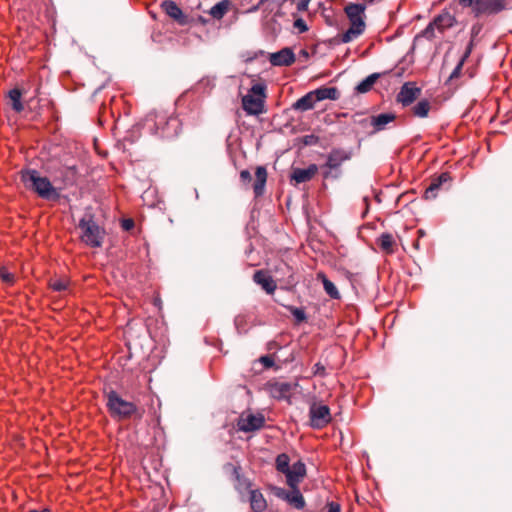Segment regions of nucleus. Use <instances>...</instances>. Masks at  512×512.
<instances>
[{
  "mask_svg": "<svg viewBox=\"0 0 512 512\" xmlns=\"http://www.w3.org/2000/svg\"><path fill=\"white\" fill-rule=\"evenodd\" d=\"M455 23V17L448 11H443L433 20V25H436L439 32H443L444 30L451 28Z\"/></svg>",
  "mask_w": 512,
  "mask_h": 512,
  "instance_id": "21",
  "label": "nucleus"
},
{
  "mask_svg": "<svg viewBox=\"0 0 512 512\" xmlns=\"http://www.w3.org/2000/svg\"><path fill=\"white\" fill-rule=\"evenodd\" d=\"M450 180L448 173H442L438 177L432 179L430 185L427 187L424 193L426 199H434L437 196V191L446 182Z\"/></svg>",
  "mask_w": 512,
  "mask_h": 512,
  "instance_id": "20",
  "label": "nucleus"
},
{
  "mask_svg": "<svg viewBox=\"0 0 512 512\" xmlns=\"http://www.w3.org/2000/svg\"><path fill=\"white\" fill-rule=\"evenodd\" d=\"M70 281L67 278H51L49 280V287L53 291L61 292L66 291L69 288Z\"/></svg>",
  "mask_w": 512,
  "mask_h": 512,
  "instance_id": "34",
  "label": "nucleus"
},
{
  "mask_svg": "<svg viewBox=\"0 0 512 512\" xmlns=\"http://www.w3.org/2000/svg\"><path fill=\"white\" fill-rule=\"evenodd\" d=\"M313 92L317 102L326 99L337 100L340 96V93L336 87H320L316 90H313Z\"/></svg>",
  "mask_w": 512,
  "mask_h": 512,
  "instance_id": "26",
  "label": "nucleus"
},
{
  "mask_svg": "<svg viewBox=\"0 0 512 512\" xmlns=\"http://www.w3.org/2000/svg\"><path fill=\"white\" fill-rule=\"evenodd\" d=\"M78 227L81 230L82 242L93 248L102 245L105 231L93 220L92 216L82 218Z\"/></svg>",
  "mask_w": 512,
  "mask_h": 512,
  "instance_id": "7",
  "label": "nucleus"
},
{
  "mask_svg": "<svg viewBox=\"0 0 512 512\" xmlns=\"http://www.w3.org/2000/svg\"><path fill=\"white\" fill-rule=\"evenodd\" d=\"M313 375L315 376H325L326 375V369H325V366L322 365L321 363H316L313 367Z\"/></svg>",
  "mask_w": 512,
  "mask_h": 512,
  "instance_id": "40",
  "label": "nucleus"
},
{
  "mask_svg": "<svg viewBox=\"0 0 512 512\" xmlns=\"http://www.w3.org/2000/svg\"><path fill=\"white\" fill-rule=\"evenodd\" d=\"M350 159V154L342 149H333L327 155L325 167L330 170L339 168L345 161Z\"/></svg>",
  "mask_w": 512,
  "mask_h": 512,
  "instance_id": "19",
  "label": "nucleus"
},
{
  "mask_svg": "<svg viewBox=\"0 0 512 512\" xmlns=\"http://www.w3.org/2000/svg\"><path fill=\"white\" fill-rule=\"evenodd\" d=\"M317 280H320L323 284V288L325 292L332 298V299H339L340 293L333 282H331L326 275L323 272L317 273Z\"/></svg>",
  "mask_w": 512,
  "mask_h": 512,
  "instance_id": "27",
  "label": "nucleus"
},
{
  "mask_svg": "<svg viewBox=\"0 0 512 512\" xmlns=\"http://www.w3.org/2000/svg\"><path fill=\"white\" fill-rule=\"evenodd\" d=\"M253 280L260 285L268 294H273L277 285L267 271L257 270L253 275Z\"/></svg>",
  "mask_w": 512,
  "mask_h": 512,
  "instance_id": "18",
  "label": "nucleus"
},
{
  "mask_svg": "<svg viewBox=\"0 0 512 512\" xmlns=\"http://www.w3.org/2000/svg\"><path fill=\"white\" fill-rule=\"evenodd\" d=\"M161 7L163 11L174 21H176L179 25H187L188 17L182 12L181 8L177 5L176 2L171 0H166L162 2Z\"/></svg>",
  "mask_w": 512,
  "mask_h": 512,
  "instance_id": "15",
  "label": "nucleus"
},
{
  "mask_svg": "<svg viewBox=\"0 0 512 512\" xmlns=\"http://www.w3.org/2000/svg\"><path fill=\"white\" fill-rule=\"evenodd\" d=\"M240 471V467H234L233 469V473L235 475V489L241 494L244 492L250 493V490H253L252 483L248 478L241 475Z\"/></svg>",
  "mask_w": 512,
  "mask_h": 512,
  "instance_id": "25",
  "label": "nucleus"
},
{
  "mask_svg": "<svg viewBox=\"0 0 512 512\" xmlns=\"http://www.w3.org/2000/svg\"><path fill=\"white\" fill-rule=\"evenodd\" d=\"M275 495L288 502L292 507L301 510L305 507V499L301 494L298 487L291 488V491H286L283 488H277L275 490Z\"/></svg>",
  "mask_w": 512,
  "mask_h": 512,
  "instance_id": "12",
  "label": "nucleus"
},
{
  "mask_svg": "<svg viewBox=\"0 0 512 512\" xmlns=\"http://www.w3.org/2000/svg\"><path fill=\"white\" fill-rule=\"evenodd\" d=\"M380 248L387 254L394 252L395 240L394 237L389 233H383L377 240Z\"/></svg>",
  "mask_w": 512,
  "mask_h": 512,
  "instance_id": "28",
  "label": "nucleus"
},
{
  "mask_svg": "<svg viewBox=\"0 0 512 512\" xmlns=\"http://www.w3.org/2000/svg\"><path fill=\"white\" fill-rule=\"evenodd\" d=\"M310 426L314 429H322L331 421L330 408L321 403H312L309 408Z\"/></svg>",
  "mask_w": 512,
  "mask_h": 512,
  "instance_id": "8",
  "label": "nucleus"
},
{
  "mask_svg": "<svg viewBox=\"0 0 512 512\" xmlns=\"http://www.w3.org/2000/svg\"><path fill=\"white\" fill-rule=\"evenodd\" d=\"M472 48H473V42L471 41L468 44V46L466 48V51L464 52L463 56L461 57L460 61L457 64V66L455 67V69L451 73L450 79H454V78H458L459 77L465 61L467 60V58L470 56V54L472 52Z\"/></svg>",
  "mask_w": 512,
  "mask_h": 512,
  "instance_id": "33",
  "label": "nucleus"
},
{
  "mask_svg": "<svg viewBox=\"0 0 512 512\" xmlns=\"http://www.w3.org/2000/svg\"><path fill=\"white\" fill-rule=\"evenodd\" d=\"M431 110V103L427 99L420 100L412 107V113L415 117L425 118Z\"/></svg>",
  "mask_w": 512,
  "mask_h": 512,
  "instance_id": "29",
  "label": "nucleus"
},
{
  "mask_svg": "<svg viewBox=\"0 0 512 512\" xmlns=\"http://www.w3.org/2000/svg\"><path fill=\"white\" fill-rule=\"evenodd\" d=\"M21 97L22 92L17 88L10 90L8 93V98L11 102L12 109L18 113L22 112L24 109V106L21 102Z\"/></svg>",
  "mask_w": 512,
  "mask_h": 512,
  "instance_id": "30",
  "label": "nucleus"
},
{
  "mask_svg": "<svg viewBox=\"0 0 512 512\" xmlns=\"http://www.w3.org/2000/svg\"><path fill=\"white\" fill-rule=\"evenodd\" d=\"M436 25H433V21L429 23V25L423 30L422 34L425 38L431 39L434 37V33L436 30Z\"/></svg>",
  "mask_w": 512,
  "mask_h": 512,
  "instance_id": "38",
  "label": "nucleus"
},
{
  "mask_svg": "<svg viewBox=\"0 0 512 512\" xmlns=\"http://www.w3.org/2000/svg\"><path fill=\"white\" fill-rule=\"evenodd\" d=\"M249 495L250 506L254 512H263L267 508L266 499L260 490H250Z\"/></svg>",
  "mask_w": 512,
  "mask_h": 512,
  "instance_id": "22",
  "label": "nucleus"
},
{
  "mask_svg": "<svg viewBox=\"0 0 512 512\" xmlns=\"http://www.w3.org/2000/svg\"><path fill=\"white\" fill-rule=\"evenodd\" d=\"M284 475L286 476L287 485L290 488H296L306 476V466L302 461H297L290 466L288 472Z\"/></svg>",
  "mask_w": 512,
  "mask_h": 512,
  "instance_id": "13",
  "label": "nucleus"
},
{
  "mask_svg": "<svg viewBox=\"0 0 512 512\" xmlns=\"http://www.w3.org/2000/svg\"><path fill=\"white\" fill-rule=\"evenodd\" d=\"M288 310L294 316V318L296 319V321L298 323L303 322V321L306 320V314H305L304 309L298 308V307H294V306H289Z\"/></svg>",
  "mask_w": 512,
  "mask_h": 512,
  "instance_id": "37",
  "label": "nucleus"
},
{
  "mask_svg": "<svg viewBox=\"0 0 512 512\" xmlns=\"http://www.w3.org/2000/svg\"><path fill=\"white\" fill-rule=\"evenodd\" d=\"M296 384L283 381H273L267 384V389L270 395L278 400L289 399L294 393Z\"/></svg>",
  "mask_w": 512,
  "mask_h": 512,
  "instance_id": "11",
  "label": "nucleus"
},
{
  "mask_svg": "<svg viewBox=\"0 0 512 512\" xmlns=\"http://www.w3.org/2000/svg\"><path fill=\"white\" fill-rule=\"evenodd\" d=\"M269 61L274 66H289L295 62V55L289 48L270 54Z\"/></svg>",
  "mask_w": 512,
  "mask_h": 512,
  "instance_id": "17",
  "label": "nucleus"
},
{
  "mask_svg": "<svg viewBox=\"0 0 512 512\" xmlns=\"http://www.w3.org/2000/svg\"><path fill=\"white\" fill-rule=\"evenodd\" d=\"M146 123L157 136L172 139L181 132V121L174 115H168L163 110H155L146 116Z\"/></svg>",
  "mask_w": 512,
  "mask_h": 512,
  "instance_id": "1",
  "label": "nucleus"
},
{
  "mask_svg": "<svg viewBox=\"0 0 512 512\" xmlns=\"http://www.w3.org/2000/svg\"><path fill=\"white\" fill-rule=\"evenodd\" d=\"M327 512H341V507L338 503L336 502H330L328 504V510Z\"/></svg>",
  "mask_w": 512,
  "mask_h": 512,
  "instance_id": "43",
  "label": "nucleus"
},
{
  "mask_svg": "<svg viewBox=\"0 0 512 512\" xmlns=\"http://www.w3.org/2000/svg\"><path fill=\"white\" fill-rule=\"evenodd\" d=\"M323 177H324L325 179L329 178V177H330V172H329V171L324 172V173H323Z\"/></svg>",
  "mask_w": 512,
  "mask_h": 512,
  "instance_id": "47",
  "label": "nucleus"
},
{
  "mask_svg": "<svg viewBox=\"0 0 512 512\" xmlns=\"http://www.w3.org/2000/svg\"><path fill=\"white\" fill-rule=\"evenodd\" d=\"M310 0H300L299 3L297 4V8L298 10L300 11H304L307 9V6H308V3H309Z\"/></svg>",
  "mask_w": 512,
  "mask_h": 512,
  "instance_id": "45",
  "label": "nucleus"
},
{
  "mask_svg": "<svg viewBox=\"0 0 512 512\" xmlns=\"http://www.w3.org/2000/svg\"><path fill=\"white\" fill-rule=\"evenodd\" d=\"M421 94V89L415 82L404 83L396 96V100L403 107L410 106Z\"/></svg>",
  "mask_w": 512,
  "mask_h": 512,
  "instance_id": "10",
  "label": "nucleus"
},
{
  "mask_svg": "<svg viewBox=\"0 0 512 512\" xmlns=\"http://www.w3.org/2000/svg\"><path fill=\"white\" fill-rule=\"evenodd\" d=\"M259 361L264 365L265 368H271L274 365V359L270 355L261 356Z\"/></svg>",
  "mask_w": 512,
  "mask_h": 512,
  "instance_id": "41",
  "label": "nucleus"
},
{
  "mask_svg": "<svg viewBox=\"0 0 512 512\" xmlns=\"http://www.w3.org/2000/svg\"><path fill=\"white\" fill-rule=\"evenodd\" d=\"M395 115L392 113H383L376 116L364 118L359 121L364 127L372 126L374 131H381L385 129L386 125L394 121Z\"/></svg>",
  "mask_w": 512,
  "mask_h": 512,
  "instance_id": "14",
  "label": "nucleus"
},
{
  "mask_svg": "<svg viewBox=\"0 0 512 512\" xmlns=\"http://www.w3.org/2000/svg\"><path fill=\"white\" fill-rule=\"evenodd\" d=\"M463 9H470L475 17L494 15L505 10L507 0H457Z\"/></svg>",
  "mask_w": 512,
  "mask_h": 512,
  "instance_id": "4",
  "label": "nucleus"
},
{
  "mask_svg": "<svg viewBox=\"0 0 512 512\" xmlns=\"http://www.w3.org/2000/svg\"><path fill=\"white\" fill-rule=\"evenodd\" d=\"M21 180L25 187L35 192L39 197L51 200L57 199L59 194L47 177H43L35 169H28L21 172Z\"/></svg>",
  "mask_w": 512,
  "mask_h": 512,
  "instance_id": "3",
  "label": "nucleus"
},
{
  "mask_svg": "<svg viewBox=\"0 0 512 512\" xmlns=\"http://www.w3.org/2000/svg\"><path fill=\"white\" fill-rule=\"evenodd\" d=\"M122 226L125 230H129L134 226V222L131 219H127L123 221Z\"/></svg>",
  "mask_w": 512,
  "mask_h": 512,
  "instance_id": "46",
  "label": "nucleus"
},
{
  "mask_svg": "<svg viewBox=\"0 0 512 512\" xmlns=\"http://www.w3.org/2000/svg\"><path fill=\"white\" fill-rule=\"evenodd\" d=\"M365 10L366 6L360 3H349L345 6L344 12L350 22V27L341 35L342 43H349L364 33L366 28Z\"/></svg>",
  "mask_w": 512,
  "mask_h": 512,
  "instance_id": "2",
  "label": "nucleus"
},
{
  "mask_svg": "<svg viewBox=\"0 0 512 512\" xmlns=\"http://www.w3.org/2000/svg\"><path fill=\"white\" fill-rule=\"evenodd\" d=\"M29 512H51L49 509H44L42 511H38V510H30Z\"/></svg>",
  "mask_w": 512,
  "mask_h": 512,
  "instance_id": "48",
  "label": "nucleus"
},
{
  "mask_svg": "<svg viewBox=\"0 0 512 512\" xmlns=\"http://www.w3.org/2000/svg\"><path fill=\"white\" fill-rule=\"evenodd\" d=\"M378 77L379 75L376 73L369 75L356 86V91L358 93H366L370 91Z\"/></svg>",
  "mask_w": 512,
  "mask_h": 512,
  "instance_id": "32",
  "label": "nucleus"
},
{
  "mask_svg": "<svg viewBox=\"0 0 512 512\" xmlns=\"http://www.w3.org/2000/svg\"><path fill=\"white\" fill-rule=\"evenodd\" d=\"M317 102L313 91L308 92L303 97L299 98L294 104L293 109L298 111L311 110Z\"/></svg>",
  "mask_w": 512,
  "mask_h": 512,
  "instance_id": "24",
  "label": "nucleus"
},
{
  "mask_svg": "<svg viewBox=\"0 0 512 512\" xmlns=\"http://www.w3.org/2000/svg\"><path fill=\"white\" fill-rule=\"evenodd\" d=\"M294 26L299 29L300 32H306L308 30V27L305 23V21L301 18L295 20Z\"/></svg>",
  "mask_w": 512,
  "mask_h": 512,
  "instance_id": "42",
  "label": "nucleus"
},
{
  "mask_svg": "<svg viewBox=\"0 0 512 512\" xmlns=\"http://www.w3.org/2000/svg\"><path fill=\"white\" fill-rule=\"evenodd\" d=\"M229 2L227 0H223L214 5L210 10L209 14L217 20H220L224 17V15L228 12Z\"/></svg>",
  "mask_w": 512,
  "mask_h": 512,
  "instance_id": "31",
  "label": "nucleus"
},
{
  "mask_svg": "<svg viewBox=\"0 0 512 512\" xmlns=\"http://www.w3.org/2000/svg\"><path fill=\"white\" fill-rule=\"evenodd\" d=\"M317 140H318V139H317V137H316V136H314V135H306V136L304 137V143H305L306 145L315 144V143L317 142Z\"/></svg>",
  "mask_w": 512,
  "mask_h": 512,
  "instance_id": "44",
  "label": "nucleus"
},
{
  "mask_svg": "<svg viewBox=\"0 0 512 512\" xmlns=\"http://www.w3.org/2000/svg\"><path fill=\"white\" fill-rule=\"evenodd\" d=\"M275 466H276V469L283 474L288 472V470L290 468L289 456L285 453L279 454L276 457Z\"/></svg>",
  "mask_w": 512,
  "mask_h": 512,
  "instance_id": "35",
  "label": "nucleus"
},
{
  "mask_svg": "<svg viewBox=\"0 0 512 512\" xmlns=\"http://www.w3.org/2000/svg\"><path fill=\"white\" fill-rule=\"evenodd\" d=\"M0 278L7 285H13L15 281V275L10 273L6 267H0Z\"/></svg>",
  "mask_w": 512,
  "mask_h": 512,
  "instance_id": "36",
  "label": "nucleus"
},
{
  "mask_svg": "<svg viewBox=\"0 0 512 512\" xmlns=\"http://www.w3.org/2000/svg\"><path fill=\"white\" fill-rule=\"evenodd\" d=\"M256 180L253 184V190L256 197L261 196L264 192L267 181V170L263 166H258L255 171Z\"/></svg>",
  "mask_w": 512,
  "mask_h": 512,
  "instance_id": "23",
  "label": "nucleus"
},
{
  "mask_svg": "<svg viewBox=\"0 0 512 512\" xmlns=\"http://www.w3.org/2000/svg\"><path fill=\"white\" fill-rule=\"evenodd\" d=\"M318 172V166L316 164H310L307 168H294L292 170L290 179L295 184L305 183L310 181Z\"/></svg>",
  "mask_w": 512,
  "mask_h": 512,
  "instance_id": "16",
  "label": "nucleus"
},
{
  "mask_svg": "<svg viewBox=\"0 0 512 512\" xmlns=\"http://www.w3.org/2000/svg\"><path fill=\"white\" fill-rule=\"evenodd\" d=\"M265 424V417L261 413L244 411L237 419V429L242 432H253L260 430Z\"/></svg>",
  "mask_w": 512,
  "mask_h": 512,
  "instance_id": "9",
  "label": "nucleus"
},
{
  "mask_svg": "<svg viewBox=\"0 0 512 512\" xmlns=\"http://www.w3.org/2000/svg\"><path fill=\"white\" fill-rule=\"evenodd\" d=\"M240 180L245 186H248L252 180L251 173L248 170H242L240 172Z\"/></svg>",
  "mask_w": 512,
  "mask_h": 512,
  "instance_id": "39",
  "label": "nucleus"
},
{
  "mask_svg": "<svg viewBox=\"0 0 512 512\" xmlns=\"http://www.w3.org/2000/svg\"><path fill=\"white\" fill-rule=\"evenodd\" d=\"M107 407L112 416L120 419H127L135 414H137L138 418H141L143 414L142 412H139L137 406L133 402L124 400L115 391H111L108 394Z\"/></svg>",
  "mask_w": 512,
  "mask_h": 512,
  "instance_id": "6",
  "label": "nucleus"
},
{
  "mask_svg": "<svg viewBox=\"0 0 512 512\" xmlns=\"http://www.w3.org/2000/svg\"><path fill=\"white\" fill-rule=\"evenodd\" d=\"M266 85L257 82L252 85L247 95L242 97V107L248 115H259L264 111Z\"/></svg>",
  "mask_w": 512,
  "mask_h": 512,
  "instance_id": "5",
  "label": "nucleus"
}]
</instances>
